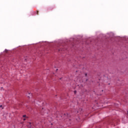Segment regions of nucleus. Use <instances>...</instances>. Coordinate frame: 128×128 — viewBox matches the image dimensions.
Listing matches in <instances>:
<instances>
[{"label":"nucleus","mask_w":128,"mask_h":128,"mask_svg":"<svg viewBox=\"0 0 128 128\" xmlns=\"http://www.w3.org/2000/svg\"><path fill=\"white\" fill-rule=\"evenodd\" d=\"M78 112H80V114H82V108H80L78 111H77L76 114H78Z\"/></svg>","instance_id":"nucleus-1"},{"label":"nucleus","mask_w":128,"mask_h":128,"mask_svg":"<svg viewBox=\"0 0 128 128\" xmlns=\"http://www.w3.org/2000/svg\"><path fill=\"white\" fill-rule=\"evenodd\" d=\"M4 52H8V50L6 49Z\"/></svg>","instance_id":"nucleus-2"},{"label":"nucleus","mask_w":128,"mask_h":128,"mask_svg":"<svg viewBox=\"0 0 128 128\" xmlns=\"http://www.w3.org/2000/svg\"><path fill=\"white\" fill-rule=\"evenodd\" d=\"M23 118H26V115H24Z\"/></svg>","instance_id":"nucleus-3"},{"label":"nucleus","mask_w":128,"mask_h":128,"mask_svg":"<svg viewBox=\"0 0 128 128\" xmlns=\"http://www.w3.org/2000/svg\"><path fill=\"white\" fill-rule=\"evenodd\" d=\"M88 76V74L86 73L85 74V76Z\"/></svg>","instance_id":"nucleus-4"},{"label":"nucleus","mask_w":128,"mask_h":128,"mask_svg":"<svg viewBox=\"0 0 128 128\" xmlns=\"http://www.w3.org/2000/svg\"><path fill=\"white\" fill-rule=\"evenodd\" d=\"M28 94L29 96H32V94H30V93H28Z\"/></svg>","instance_id":"nucleus-5"},{"label":"nucleus","mask_w":128,"mask_h":128,"mask_svg":"<svg viewBox=\"0 0 128 128\" xmlns=\"http://www.w3.org/2000/svg\"><path fill=\"white\" fill-rule=\"evenodd\" d=\"M74 94H76V90L74 91Z\"/></svg>","instance_id":"nucleus-6"},{"label":"nucleus","mask_w":128,"mask_h":128,"mask_svg":"<svg viewBox=\"0 0 128 128\" xmlns=\"http://www.w3.org/2000/svg\"><path fill=\"white\" fill-rule=\"evenodd\" d=\"M37 14H38V11H37Z\"/></svg>","instance_id":"nucleus-7"},{"label":"nucleus","mask_w":128,"mask_h":128,"mask_svg":"<svg viewBox=\"0 0 128 128\" xmlns=\"http://www.w3.org/2000/svg\"><path fill=\"white\" fill-rule=\"evenodd\" d=\"M23 120H26V118H24Z\"/></svg>","instance_id":"nucleus-8"},{"label":"nucleus","mask_w":128,"mask_h":128,"mask_svg":"<svg viewBox=\"0 0 128 128\" xmlns=\"http://www.w3.org/2000/svg\"><path fill=\"white\" fill-rule=\"evenodd\" d=\"M28 96V98H30V96Z\"/></svg>","instance_id":"nucleus-9"},{"label":"nucleus","mask_w":128,"mask_h":128,"mask_svg":"<svg viewBox=\"0 0 128 128\" xmlns=\"http://www.w3.org/2000/svg\"><path fill=\"white\" fill-rule=\"evenodd\" d=\"M2 106L1 105V106H0V107L2 108Z\"/></svg>","instance_id":"nucleus-10"},{"label":"nucleus","mask_w":128,"mask_h":128,"mask_svg":"<svg viewBox=\"0 0 128 128\" xmlns=\"http://www.w3.org/2000/svg\"><path fill=\"white\" fill-rule=\"evenodd\" d=\"M86 82H88V80H86Z\"/></svg>","instance_id":"nucleus-11"},{"label":"nucleus","mask_w":128,"mask_h":128,"mask_svg":"<svg viewBox=\"0 0 128 128\" xmlns=\"http://www.w3.org/2000/svg\"><path fill=\"white\" fill-rule=\"evenodd\" d=\"M58 70V69L56 70Z\"/></svg>","instance_id":"nucleus-12"}]
</instances>
